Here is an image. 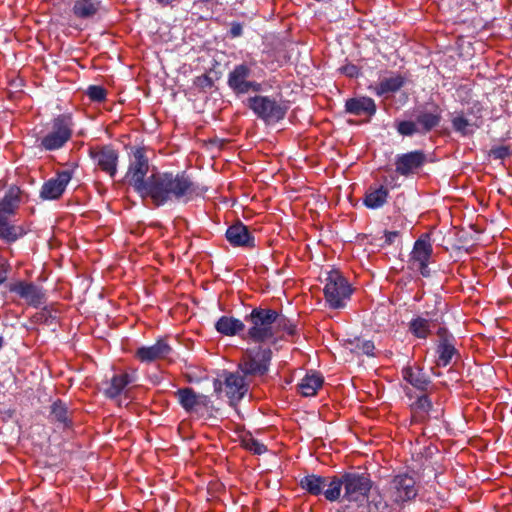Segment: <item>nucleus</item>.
<instances>
[{
    "instance_id": "nucleus-1",
    "label": "nucleus",
    "mask_w": 512,
    "mask_h": 512,
    "mask_svg": "<svg viewBox=\"0 0 512 512\" xmlns=\"http://www.w3.org/2000/svg\"><path fill=\"white\" fill-rule=\"evenodd\" d=\"M201 193L185 173L155 172L146 197L162 206L170 201L187 202Z\"/></svg>"
},
{
    "instance_id": "nucleus-2",
    "label": "nucleus",
    "mask_w": 512,
    "mask_h": 512,
    "mask_svg": "<svg viewBox=\"0 0 512 512\" xmlns=\"http://www.w3.org/2000/svg\"><path fill=\"white\" fill-rule=\"evenodd\" d=\"M248 324L247 338L255 343L275 344L277 311L269 308H254L245 316Z\"/></svg>"
},
{
    "instance_id": "nucleus-3",
    "label": "nucleus",
    "mask_w": 512,
    "mask_h": 512,
    "mask_svg": "<svg viewBox=\"0 0 512 512\" xmlns=\"http://www.w3.org/2000/svg\"><path fill=\"white\" fill-rule=\"evenodd\" d=\"M256 63H242L236 65L228 74V86L237 94H246L248 92H258L261 90V84L252 80L254 76L263 77L262 69L256 71Z\"/></svg>"
},
{
    "instance_id": "nucleus-4",
    "label": "nucleus",
    "mask_w": 512,
    "mask_h": 512,
    "mask_svg": "<svg viewBox=\"0 0 512 512\" xmlns=\"http://www.w3.org/2000/svg\"><path fill=\"white\" fill-rule=\"evenodd\" d=\"M323 291L326 303L332 309L344 308L352 294L351 285L338 270L327 272Z\"/></svg>"
},
{
    "instance_id": "nucleus-5",
    "label": "nucleus",
    "mask_w": 512,
    "mask_h": 512,
    "mask_svg": "<svg viewBox=\"0 0 512 512\" xmlns=\"http://www.w3.org/2000/svg\"><path fill=\"white\" fill-rule=\"evenodd\" d=\"M148 170L149 164L144 150L137 148L133 152V161L129 165L126 178L142 198H146L152 182V174L146 178Z\"/></svg>"
},
{
    "instance_id": "nucleus-6",
    "label": "nucleus",
    "mask_w": 512,
    "mask_h": 512,
    "mask_svg": "<svg viewBox=\"0 0 512 512\" xmlns=\"http://www.w3.org/2000/svg\"><path fill=\"white\" fill-rule=\"evenodd\" d=\"M271 358V349L259 345L245 350L238 367L245 376H262L267 373Z\"/></svg>"
},
{
    "instance_id": "nucleus-7",
    "label": "nucleus",
    "mask_w": 512,
    "mask_h": 512,
    "mask_svg": "<svg viewBox=\"0 0 512 512\" xmlns=\"http://www.w3.org/2000/svg\"><path fill=\"white\" fill-rule=\"evenodd\" d=\"M344 494L343 499L361 507L369 498L372 488L370 478L365 474L346 473L343 475Z\"/></svg>"
},
{
    "instance_id": "nucleus-8",
    "label": "nucleus",
    "mask_w": 512,
    "mask_h": 512,
    "mask_svg": "<svg viewBox=\"0 0 512 512\" xmlns=\"http://www.w3.org/2000/svg\"><path fill=\"white\" fill-rule=\"evenodd\" d=\"M248 376H245L239 368L235 372H223L221 379L214 382L215 390H223L231 404L239 402L248 392Z\"/></svg>"
},
{
    "instance_id": "nucleus-9",
    "label": "nucleus",
    "mask_w": 512,
    "mask_h": 512,
    "mask_svg": "<svg viewBox=\"0 0 512 512\" xmlns=\"http://www.w3.org/2000/svg\"><path fill=\"white\" fill-rule=\"evenodd\" d=\"M72 135V120L68 115H60L53 119L47 134L41 139V146L45 150L60 149Z\"/></svg>"
},
{
    "instance_id": "nucleus-10",
    "label": "nucleus",
    "mask_w": 512,
    "mask_h": 512,
    "mask_svg": "<svg viewBox=\"0 0 512 512\" xmlns=\"http://www.w3.org/2000/svg\"><path fill=\"white\" fill-rule=\"evenodd\" d=\"M249 107L268 124L280 121L286 114V107L268 96L250 98Z\"/></svg>"
},
{
    "instance_id": "nucleus-11",
    "label": "nucleus",
    "mask_w": 512,
    "mask_h": 512,
    "mask_svg": "<svg viewBox=\"0 0 512 512\" xmlns=\"http://www.w3.org/2000/svg\"><path fill=\"white\" fill-rule=\"evenodd\" d=\"M386 496L398 507L417 495L415 480L407 474L396 475L385 490Z\"/></svg>"
},
{
    "instance_id": "nucleus-12",
    "label": "nucleus",
    "mask_w": 512,
    "mask_h": 512,
    "mask_svg": "<svg viewBox=\"0 0 512 512\" xmlns=\"http://www.w3.org/2000/svg\"><path fill=\"white\" fill-rule=\"evenodd\" d=\"M432 252L433 247L428 236H421L417 239L410 253L409 264L411 268L418 270L424 277H428L430 274L428 264Z\"/></svg>"
},
{
    "instance_id": "nucleus-13",
    "label": "nucleus",
    "mask_w": 512,
    "mask_h": 512,
    "mask_svg": "<svg viewBox=\"0 0 512 512\" xmlns=\"http://www.w3.org/2000/svg\"><path fill=\"white\" fill-rule=\"evenodd\" d=\"M72 176L73 172L71 170H62L57 172L55 177L50 178L42 185L40 198L43 200L59 199L71 181Z\"/></svg>"
},
{
    "instance_id": "nucleus-14",
    "label": "nucleus",
    "mask_w": 512,
    "mask_h": 512,
    "mask_svg": "<svg viewBox=\"0 0 512 512\" xmlns=\"http://www.w3.org/2000/svg\"><path fill=\"white\" fill-rule=\"evenodd\" d=\"M10 292L16 293L27 304L38 307L44 303V293L41 288L33 283L18 281L9 285Z\"/></svg>"
},
{
    "instance_id": "nucleus-15",
    "label": "nucleus",
    "mask_w": 512,
    "mask_h": 512,
    "mask_svg": "<svg viewBox=\"0 0 512 512\" xmlns=\"http://www.w3.org/2000/svg\"><path fill=\"white\" fill-rule=\"evenodd\" d=\"M425 162L421 151H411L398 155L395 160L396 172L403 176L415 173Z\"/></svg>"
},
{
    "instance_id": "nucleus-16",
    "label": "nucleus",
    "mask_w": 512,
    "mask_h": 512,
    "mask_svg": "<svg viewBox=\"0 0 512 512\" xmlns=\"http://www.w3.org/2000/svg\"><path fill=\"white\" fill-rule=\"evenodd\" d=\"M171 352V347L164 340H158L151 346H142L137 349L136 357L141 362H153L166 358Z\"/></svg>"
},
{
    "instance_id": "nucleus-17",
    "label": "nucleus",
    "mask_w": 512,
    "mask_h": 512,
    "mask_svg": "<svg viewBox=\"0 0 512 512\" xmlns=\"http://www.w3.org/2000/svg\"><path fill=\"white\" fill-rule=\"evenodd\" d=\"M92 157L101 170L111 177L115 176L117 172L118 153L114 149L104 147L92 153Z\"/></svg>"
},
{
    "instance_id": "nucleus-18",
    "label": "nucleus",
    "mask_w": 512,
    "mask_h": 512,
    "mask_svg": "<svg viewBox=\"0 0 512 512\" xmlns=\"http://www.w3.org/2000/svg\"><path fill=\"white\" fill-rule=\"evenodd\" d=\"M345 110L347 113L361 116H372L376 112V105L372 98L369 97H356L350 98L345 103Z\"/></svg>"
},
{
    "instance_id": "nucleus-19",
    "label": "nucleus",
    "mask_w": 512,
    "mask_h": 512,
    "mask_svg": "<svg viewBox=\"0 0 512 512\" xmlns=\"http://www.w3.org/2000/svg\"><path fill=\"white\" fill-rule=\"evenodd\" d=\"M403 379L417 390L426 391L430 385L428 376L418 366H406L402 370Z\"/></svg>"
},
{
    "instance_id": "nucleus-20",
    "label": "nucleus",
    "mask_w": 512,
    "mask_h": 512,
    "mask_svg": "<svg viewBox=\"0 0 512 512\" xmlns=\"http://www.w3.org/2000/svg\"><path fill=\"white\" fill-rule=\"evenodd\" d=\"M226 238L233 246H252L254 240L248 228L242 223L230 226L226 231Z\"/></svg>"
},
{
    "instance_id": "nucleus-21",
    "label": "nucleus",
    "mask_w": 512,
    "mask_h": 512,
    "mask_svg": "<svg viewBox=\"0 0 512 512\" xmlns=\"http://www.w3.org/2000/svg\"><path fill=\"white\" fill-rule=\"evenodd\" d=\"M100 8V2L97 0H73L72 13L79 19L93 18Z\"/></svg>"
},
{
    "instance_id": "nucleus-22",
    "label": "nucleus",
    "mask_w": 512,
    "mask_h": 512,
    "mask_svg": "<svg viewBox=\"0 0 512 512\" xmlns=\"http://www.w3.org/2000/svg\"><path fill=\"white\" fill-rule=\"evenodd\" d=\"M135 380L133 375L127 373L114 375L108 386L105 388L104 393L108 398L114 399L118 397L124 389Z\"/></svg>"
},
{
    "instance_id": "nucleus-23",
    "label": "nucleus",
    "mask_w": 512,
    "mask_h": 512,
    "mask_svg": "<svg viewBox=\"0 0 512 512\" xmlns=\"http://www.w3.org/2000/svg\"><path fill=\"white\" fill-rule=\"evenodd\" d=\"M245 324L243 321L229 316L220 317L215 323V329L222 335L234 336L243 331Z\"/></svg>"
},
{
    "instance_id": "nucleus-24",
    "label": "nucleus",
    "mask_w": 512,
    "mask_h": 512,
    "mask_svg": "<svg viewBox=\"0 0 512 512\" xmlns=\"http://www.w3.org/2000/svg\"><path fill=\"white\" fill-rule=\"evenodd\" d=\"M367 502V512H395L397 507L389 499L386 500L385 496L380 493L369 494Z\"/></svg>"
},
{
    "instance_id": "nucleus-25",
    "label": "nucleus",
    "mask_w": 512,
    "mask_h": 512,
    "mask_svg": "<svg viewBox=\"0 0 512 512\" xmlns=\"http://www.w3.org/2000/svg\"><path fill=\"white\" fill-rule=\"evenodd\" d=\"M322 384L323 378L321 375L316 373L307 374L298 384V389L303 396L310 397L316 394Z\"/></svg>"
},
{
    "instance_id": "nucleus-26",
    "label": "nucleus",
    "mask_w": 512,
    "mask_h": 512,
    "mask_svg": "<svg viewBox=\"0 0 512 512\" xmlns=\"http://www.w3.org/2000/svg\"><path fill=\"white\" fill-rule=\"evenodd\" d=\"M20 202V190L18 187H10L0 200V213L12 214Z\"/></svg>"
},
{
    "instance_id": "nucleus-27",
    "label": "nucleus",
    "mask_w": 512,
    "mask_h": 512,
    "mask_svg": "<svg viewBox=\"0 0 512 512\" xmlns=\"http://www.w3.org/2000/svg\"><path fill=\"white\" fill-rule=\"evenodd\" d=\"M176 396L180 405L187 412L196 410L197 406L201 403V397L197 395L191 388L179 389L176 392Z\"/></svg>"
},
{
    "instance_id": "nucleus-28",
    "label": "nucleus",
    "mask_w": 512,
    "mask_h": 512,
    "mask_svg": "<svg viewBox=\"0 0 512 512\" xmlns=\"http://www.w3.org/2000/svg\"><path fill=\"white\" fill-rule=\"evenodd\" d=\"M326 478L318 475H307L300 481L301 487L312 495H320L326 486Z\"/></svg>"
},
{
    "instance_id": "nucleus-29",
    "label": "nucleus",
    "mask_w": 512,
    "mask_h": 512,
    "mask_svg": "<svg viewBox=\"0 0 512 512\" xmlns=\"http://www.w3.org/2000/svg\"><path fill=\"white\" fill-rule=\"evenodd\" d=\"M388 197V190L381 186L366 193L364 204L371 209H377L383 206Z\"/></svg>"
},
{
    "instance_id": "nucleus-30",
    "label": "nucleus",
    "mask_w": 512,
    "mask_h": 512,
    "mask_svg": "<svg viewBox=\"0 0 512 512\" xmlns=\"http://www.w3.org/2000/svg\"><path fill=\"white\" fill-rule=\"evenodd\" d=\"M403 86V79L400 76H394L383 79L375 87L373 91L378 95L382 96L388 93L398 91Z\"/></svg>"
},
{
    "instance_id": "nucleus-31",
    "label": "nucleus",
    "mask_w": 512,
    "mask_h": 512,
    "mask_svg": "<svg viewBox=\"0 0 512 512\" xmlns=\"http://www.w3.org/2000/svg\"><path fill=\"white\" fill-rule=\"evenodd\" d=\"M438 359L437 365L446 367L449 365L456 354V349L448 339L442 340L437 347Z\"/></svg>"
},
{
    "instance_id": "nucleus-32",
    "label": "nucleus",
    "mask_w": 512,
    "mask_h": 512,
    "mask_svg": "<svg viewBox=\"0 0 512 512\" xmlns=\"http://www.w3.org/2000/svg\"><path fill=\"white\" fill-rule=\"evenodd\" d=\"M440 120L441 115L437 110L434 112H422L416 118L420 132L430 131L439 124Z\"/></svg>"
},
{
    "instance_id": "nucleus-33",
    "label": "nucleus",
    "mask_w": 512,
    "mask_h": 512,
    "mask_svg": "<svg viewBox=\"0 0 512 512\" xmlns=\"http://www.w3.org/2000/svg\"><path fill=\"white\" fill-rule=\"evenodd\" d=\"M296 326L295 324L286 318L283 315H280L277 312V322H276V338L275 343L284 338V334L289 336H293L296 334Z\"/></svg>"
},
{
    "instance_id": "nucleus-34",
    "label": "nucleus",
    "mask_w": 512,
    "mask_h": 512,
    "mask_svg": "<svg viewBox=\"0 0 512 512\" xmlns=\"http://www.w3.org/2000/svg\"><path fill=\"white\" fill-rule=\"evenodd\" d=\"M349 349L351 352L358 355L373 356L375 346L372 341L356 338L354 341L349 342Z\"/></svg>"
},
{
    "instance_id": "nucleus-35",
    "label": "nucleus",
    "mask_w": 512,
    "mask_h": 512,
    "mask_svg": "<svg viewBox=\"0 0 512 512\" xmlns=\"http://www.w3.org/2000/svg\"><path fill=\"white\" fill-rule=\"evenodd\" d=\"M410 330L416 337L425 339L430 333V321L422 317L414 318L410 322Z\"/></svg>"
},
{
    "instance_id": "nucleus-36",
    "label": "nucleus",
    "mask_w": 512,
    "mask_h": 512,
    "mask_svg": "<svg viewBox=\"0 0 512 512\" xmlns=\"http://www.w3.org/2000/svg\"><path fill=\"white\" fill-rule=\"evenodd\" d=\"M452 125L455 131L463 135L470 134L478 127V124L471 122L463 115H457L452 119Z\"/></svg>"
},
{
    "instance_id": "nucleus-37",
    "label": "nucleus",
    "mask_w": 512,
    "mask_h": 512,
    "mask_svg": "<svg viewBox=\"0 0 512 512\" xmlns=\"http://www.w3.org/2000/svg\"><path fill=\"white\" fill-rule=\"evenodd\" d=\"M241 444L246 450L251 451L257 455H261L267 451L266 446L255 439L251 434L242 436Z\"/></svg>"
},
{
    "instance_id": "nucleus-38",
    "label": "nucleus",
    "mask_w": 512,
    "mask_h": 512,
    "mask_svg": "<svg viewBox=\"0 0 512 512\" xmlns=\"http://www.w3.org/2000/svg\"><path fill=\"white\" fill-rule=\"evenodd\" d=\"M344 487L343 476L341 478H333L328 488L323 490L325 498L331 502L336 501L341 496V490Z\"/></svg>"
},
{
    "instance_id": "nucleus-39",
    "label": "nucleus",
    "mask_w": 512,
    "mask_h": 512,
    "mask_svg": "<svg viewBox=\"0 0 512 512\" xmlns=\"http://www.w3.org/2000/svg\"><path fill=\"white\" fill-rule=\"evenodd\" d=\"M397 130L401 135L411 136L415 133L420 132L417 122L402 121L398 124Z\"/></svg>"
},
{
    "instance_id": "nucleus-40",
    "label": "nucleus",
    "mask_w": 512,
    "mask_h": 512,
    "mask_svg": "<svg viewBox=\"0 0 512 512\" xmlns=\"http://www.w3.org/2000/svg\"><path fill=\"white\" fill-rule=\"evenodd\" d=\"M411 406L414 411L427 413L432 408V403L428 396L423 394Z\"/></svg>"
},
{
    "instance_id": "nucleus-41",
    "label": "nucleus",
    "mask_w": 512,
    "mask_h": 512,
    "mask_svg": "<svg viewBox=\"0 0 512 512\" xmlns=\"http://www.w3.org/2000/svg\"><path fill=\"white\" fill-rule=\"evenodd\" d=\"M52 416L59 422L67 421V408L62 402H55L51 407Z\"/></svg>"
},
{
    "instance_id": "nucleus-42",
    "label": "nucleus",
    "mask_w": 512,
    "mask_h": 512,
    "mask_svg": "<svg viewBox=\"0 0 512 512\" xmlns=\"http://www.w3.org/2000/svg\"><path fill=\"white\" fill-rule=\"evenodd\" d=\"M87 95L91 100L100 102L106 98V90L101 86L92 85L88 87Z\"/></svg>"
},
{
    "instance_id": "nucleus-43",
    "label": "nucleus",
    "mask_w": 512,
    "mask_h": 512,
    "mask_svg": "<svg viewBox=\"0 0 512 512\" xmlns=\"http://www.w3.org/2000/svg\"><path fill=\"white\" fill-rule=\"evenodd\" d=\"M34 319L37 323L52 324L56 316L49 309L44 308L34 315Z\"/></svg>"
},
{
    "instance_id": "nucleus-44",
    "label": "nucleus",
    "mask_w": 512,
    "mask_h": 512,
    "mask_svg": "<svg viewBox=\"0 0 512 512\" xmlns=\"http://www.w3.org/2000/svg\"><path fill=\"white\" fill-rule=\"evenodd\" d=\"M509 153V148L502 145L492 148L489 155L494 159H504L509 155Z\"/></svg>"
},
{
    "instance_id": "nucleus-45",
    "label": "nucleus",
    "mask_w": 512,
    "mask_h": 512,
    "mask_svg": "<svg viewBox=\"0 0 512 512\" xmlns=\"http://www.w3.org/2000/svg\"><path fill=\"white\" fill-rule=\"evenodd\" d=\"M13 228L9 225L5 218L0 217V237L10 239L12 238Z\"/></svg>"
},
{
    "instance_id": "nucleus-46",
    "label": "nucleus",
    "mask_w": 512,
    "mask_h": 512,
    "mask_svg": "<svg viewBox=\"0 0 512 512\" xmlns=\"http://www.w3.org/2000/svg\"><path fill=\"white\" fill-rule=\"evenodd\" d=\"M398 237H399V233L397 231L385 232V243L390 245V244L394 243L395 239Z\"/></svg>"
},
{
    "instance_id": "nucleus-47",
    "label": "nucleus",
    "mask_w": 512,
    "mask_h": 512,
    "mask_svg": "<svg viewBox=\"0 0 512 512\" xmlns=\"http://www.w3.org/2000/svg\"><path fill=\"white\" fill-rule=\"evenodd\" d=\"M7 278V271L5 265L0 262V284H2Z\"/></svg>"
},
{
    "instance_id": "nucleus-48",
    "label": "nucleus",
    "mask_w": 512,
    "mask_h": 512,
    "mask_svg": "<svg viewBox=\"0 0 512 512\" xmlns=\"http://www.w3.org/2000/svg\"><path fill=\"white\" fill-rule=\"evenodd\" d=\"M345 71L346 73L349 75V76H354L356 73H357V69L355 66H349V67H346L345 68Z\"/></svg>"
},
{
    "instance_id": "nucleus-49",
    "label": "nucleus",
    "mask_w": 512,
    "mask_h": 512,
    "mask_svg": "<svg viewBox=\"0 0 512 512\" xmlns=\"http://www.w3.org/2000/svg\"><path fill=\"white\" fill-rule=\"evenodd\" d=\"M241 27L239 25L232 27L231 33L233 36H239L241 34Z\"/></svg>"
},
{
    "instance_id": "nucleus-50",
    "label": "nucleus",
    "mask_w": 512,
    "mask_h": 512,
    "mask_svg": "<svg viewBox=\"0 0 512 512\" xmlns=\"http://www.w3.org/2000/svg\"><path fill=\"white\" fill-rule=\"evenodd\" d=\"M174 0H157L158 3L162 4V5H168L170 4L171 2H173Z\"/></svg>"
},
{
    "instance_id": "nucleus-51",
    "label": "nucleus",
    "mask_w": 512,
    "mask_h": 512,
    "mask_svg": "<svg viewBox=\"0 0 512 512\" xmlns=\"http://www.w3.org/2000/svg\"><path fill=\"white\" fill-rule=\"evenodd\" d=\"M2 345H3V338L0 337V348L2 347Z\"/></svg>"
},
{
    "instance_id": "nucleus-52",
    "label": "nucleus",
    "mask_w": 512,
    "mask_h": 512,
    "mask_svg": "<svg viewBox=\"0 0 512 512\" xmlns=\"http://www.w3.org/2000/svg\"><path fill=\"white\" fill-rule=\"evenodd\" d=\"M510 285H511V287H512V278H510Z\"/></svg>"
}]
</instances>
